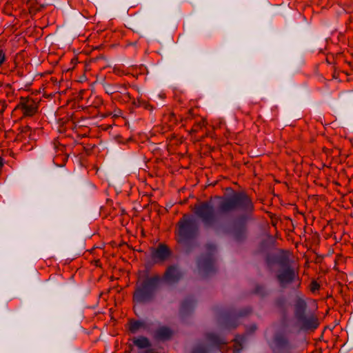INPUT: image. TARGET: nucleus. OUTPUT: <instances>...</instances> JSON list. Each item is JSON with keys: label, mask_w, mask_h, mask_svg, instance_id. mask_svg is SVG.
Returning <instances> with one entry per match:
<instances>
[{"label": "nucleus", "mask_w": 353, "mask_h": 353, "mask_svg": "<svg viewBox=\"0 0 353 353\" xmlns=\"http://www.w3.org/2000/svg\"><path fill=\"white\" fill-rule=\"evenodd\" d=\"M254 205L252 200L244 192H234L230 196L223 199L216 211L210 203H202L195 207V214L206 225L215 223L220 217L231 212L241 214L252 212Z\"/></svg>", "instance_id": "nucleus-1"}, {"label": "nucleus", "mask_w": 353, "mask_h": 353, "mask_svg": "<svg viewBox=\"0 0 353 353\" xmlns=\"http://www.w3.org/2000/svg\"><path fill=\"white\" fill-rule=\"evenodd\" d=\"M160 281L159 276H154L145 279L137 287L134 293V301L136 303H143L150 300Z\"/></svg>", "instance_id": "nucleus-2"}, {"label": "nucleus", "mask_w": 353, "mask_h": 353, "mask_svg": "<svg viewBox=\"0 0 353 353\" xmlns=\"http://www.w3.org/2000/svg\"><path fill=\"white\" fill-rule=\"evenodd\" d=\"M196 231L197 223L194 218L184 216L179 223L176 233L177 241L180 243H185L195 235Z\"/></svg>", "instance_id": "nucleus-3"}, {"label": "nucleus", "mask_w": 353, "mask_h": 353, "mask_svg": "<svg viewBox=\"0 0 353 353\" xmlns=\"http://www.w3.org/2000/svg\"><path fill=\"white\" fill-rule=\"evenodd\" d=\"M21 110L23 117H32L37 112V102L30 97H21L14 110Z\"/></svg>", "instance_id": "nucleus-4"}, {"label": "nucleus", "mask_w": 353, "mask_h": 353, "mask_svg": "<svg viewBox=\"0 0 353 353\" xmlns=\"http://www.w3.org/2000/svg\"><path fill=\"white\" fill-rule=\"evenodd\" d=\"M170 255L169 248L163 244H160L157 248L151 252L152 260L155 263H160L165 261Z\"/></svg>", "instance_id": "nucleus-5"}, {"label": "nucleus", "mask_w": 353, "mask_h": 353, "mask_svg": "<svg viewBox=\"0 0 353 353\" xmlns=\"http://www.w3.org/2000/svg\"><path fill=\"white\" fill-rule=\"evenodd\" d=\"M298 276V274L290 267L282 269L278 274L277 278L281 285L292 282Z\"/></svg>", "instance_id": "nucleus-6"}, {"label": "nucleus", "mask_w": 353, "mask_h": 353, "mask_svg": "<svg viewBox=\"0 0 353 353\" xmlns=\"http://www.w3.org/2000/svg\"><path fill=\"white\" fill-rule=\"evenodd\" d=\"M173 332L171 329L166 326L159 327L154 333V338L158 340H168L172 336Z\"/></svg>", "instance_id": "nucleus-7"}, {"label": "nucleus", "mask_w": 353, "mask_h": 353, "mask_svg": "<svg viewBox=\"0 0 353 353\" xmlns=\"http://www.w3.org/2000/svg\"><path fill=\"white\" fill-rule=\"evenodd\" d=\"M181 277V273L179 270L173 266L168 268L164 274V280L169 283L177 281Z\"/></svg>", "instance_id": "nucleus-8"}, {"label": "nucleus", "mask_w": 353, "mask_h": 353, "mask_svg": "<svg viewBox=\"0 0 353 353\" xmlns=\"http://www.w3.org/2000/svg\"><path fill=\"white\" fill-rule=\"evenodd\" d=\"M148 325L145 321L143 320H131L129 322V330L132 333H137L141 330H146Z\"/></svg>", "instance_id": "nucleus-9"}, {"label": "nucleus", "mask_w": 353, "mask_h": 353, "mask_svg": "<svg viewBox=\"0 0 353 353\" xmlns=\"http://www.w3.org/2000/svg\"><path fill=\"white\" fill-rule=\"evenodd\" d=\"M301 327L305 330L316 329L318 325V320L314 316L303 317L301 319Z\"/></svg>", "instance_id": "nucleus-10"}, {"label": "nucleus", "mask_w": 353, "mask_h": 353, "mask_svg": "<svg viewBox=\"0 0 353 353\" xmlns=\"http://www.w3.org/2000/svg\"><path fill=\"white\" fill-rule=\"evenodd\" d=\"M132 341L133 344L140 349L147 348L150 346L149 340L145 336L136 337Z\"/></svg>", "instance_id": "nucleus-11"}, {"label": "nucleus", "mask_w": 353, "mask_h": 353, "mask_svg": "<svg viewBox=\"0 0 353 353\" xmlns=\"http://www.w3.org/2000/svg\"><path fill=\"white\" fill-rule=\"evenodd\" d=\"M205 125V120L202 119L201 121L197 122L192 129V131L194 132H196L199 129H201Z\"/></svg>", "instance_id": "nucleus-12"}, {"label": "nucleus", "mask_w": 353, "mask_h": 353, "mask_svg": "<svg viewBox=\"0 0 353 353\" xmlns=\"http://www.w3.org/2000/svg\"><path fill=\"white\" fill-rule=\"evenodd\" d=\"M7 108V104L4 101H0V116H2Z\"/></svg>", "instance_id": "nucleus-13"}, {"label": "nucleus", "mask_w": 353, "mask_h": 353, "mask_svg": "<svg viewBox=\"0 0 353 353\" xmlns=\"http://www.w3.org/2000/svg\"><path fill=\"white\" fill-rule=\"evenodd\" d=\"M6 60V55L3 50H0V66L3 64V63Z\"/></svg>", "instance_id": "nucleus-14"}, {"label": "nucleus", "mask_w": 353, "mask_h": 353, "mask_svg": "<svg viewBox=\"0 0 353 353\" xmlns=\"http://www.w3.org/2000/svg\"><path fill=\"white\" fill-rule=\"evenodd\" d=\"M319 288V285L317 282L313 281L312 283L311 290L312 291H315L316 290H318Z\"/></svg>", "instance_id": "nucleus-15"}, {"label": "nucleus", "mask_w": 353, "mask_h": 353, "mask_svg": "<svg viewBox=\"0 0 353 353\" xmlns=\"http://www.w3.org/2000/svg\"><path fill=\"white\" fill-rule=\"evenodd\" d=\"M107 92L109 93V94H112V92L110 91V90H108V91H107Z\"/></svg>", "instance_id": "nucleus-16"}, {"label": "nucleus", "mask_w": 353, "mask_h": 353, "mask_svg": "<svg viewBox=\"0 0 353 353\" xmlns=\"http://www.w3.org/2000/svg\"><path fill=\"white\" fill-rule=\"evenodd\" d=\"M107 92L109 93V94H112V92L110 91V90H108V91H107Z\"/></svg>", "instance_id": "nucleus-17"}]
</instances>
